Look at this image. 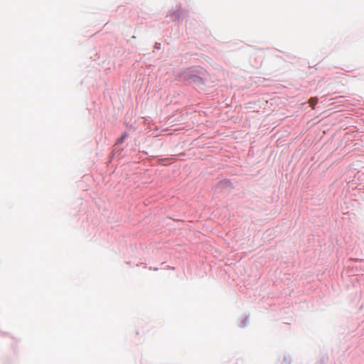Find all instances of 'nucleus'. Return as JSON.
Here are the masks:
<instances>
[{
  "mask_svg": "<svg viewBox=\"0 0 364 364\" xmlns=\"http://www.w3.org/2000/svg\"><path fill=\"white\" fill-rule=\"evenodd\" d=\"M318 99L316 97H311L309 100V103L311 106V108L314 109L315 107V105L317 103Z\"/></svg>",
  "mask_w": 364,
  "mask_h": 364,
  "instance_id": "nucleus-1",
  "label": "nucleus"
},
{
  "mask_svg": "<svg viewBox=\"0 0 364 364\" xmlns=\"http://www.w3.org/2000/svg\"><path fill=\"white\" fill-rule=\"evenodd\" d=\"M192 77H193V80L196 82H202V79L198 76L194 75Z\"/></svg>",
  "mask_w": 364,
  "mask_h": 364,
  "instance_id": "nucleus-3",
  "label": "nucleus"
},
{
  "mask_svg": "<svg viewBox=\"0 0 364 364\" xmlns=\"http://www.w3.org/2000/svg\"><path fill=\"white\" fill-rule=\"evenodd\" d=\"M128 136V134L127 133H124L122 136L117 139V143L119 144V143H122L124 141V140Z\"/></svg>",
  "mask_w": 364,
  "mask_h": 364,
  "instance_id": "nucleus-2",
  "label": "nucleus"
}]
</instances>
